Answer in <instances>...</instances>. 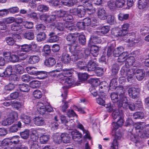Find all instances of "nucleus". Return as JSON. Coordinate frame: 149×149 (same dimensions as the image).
I'll use <instances>...</instances> for the list:
<instances>
[{
	"instance_id": "1",
	"label": "nucleus",
	"mask_w": 149,
	"mask_h": 149,
	"mask_svg": "<svg viewBox=\"0 0 149 149\" xmlns=\"http://www.w3.org/2000/svg\"><path fill=\"white\" fill-rule=\"evenodd\" d=\"M130 25L127 23L124 24L121 26V30L118 31L115 30V32L114 33V36L116 37H123V40L126 42L129 43V46L132 47L135 45V42H134V36H132L130 33H128Z\"/></svg>"
},
{
	"instance_id": "2",
	"label": "nucleus",
	"mask_w": 149,
	"mask_h": 149,
	"mask_svg": "<svg viewBox=\"0 0 149 149\" xmlns=\"http://www.w3.org/2000/svg\"><path fill=\"white\" fill-rule=\"evenodd\" d=\"M78 36L79 33H75L68 35L66 37L67 41L70 42L72 44L71 47V49L75 52L72 57V60L74 61L82 58L83 55L82 52L80 51L81 48L77 43Z\"/></svg>"
},
{
	"instance_id": "3",
	"label": "nucleus",
	"mask_w": 149,
	"mask_h": 149,
	"mask_svg": "<svg viewBox=\"0 0 149 149\" xmlns=\"http://www.w3.org/2000/svg\"><path fill=\"white\" fill-rule=\"evenodd\" d=\"M128 99L126 96H123L121 98L120 100L118 102V106L119 107H123L125 109L128 107L129 109L133 111L135 109V105L133 103L129 104L128 102Z\"/></svg>"
},
{
	"instance_id": "4",
	"label": "nucleus",
	"mask_w": 149,
	"mask_h": 149,
	"mask_svg": "<svg viewBox=\"0 0 149 149\" xmlns=\"http://www.w3.org/2000/svg\"><path fill=\"white\" fill-rule=\"evenodd\" d=\"M18 116V114L16 112L12 111L9 114L8 117L3 121L2 125L4 126L11 125L14 122L15 120L17 119Z\"/></svg>"
},
{
	"instance_id": "5",
	"label": "nucleus",
	"mask_w": 149,
	"mask_h": 149,
	"mask_svg": "<svg viewBox=\"0 0 149 149\" xmlns=\"http://www.w3.org/2000/svg\"><path fill=\"white\" fill-rule=\"evenodd\" d=\"M70 12L73 15H77L79 17H83L86 13L85 10L83 7L81 8H72L70 10Z\"/></svg>"
},
{
	"instance_id": "6",
	"label": "nucleus",
	"mask_w": 149,
	"mask_h": 149,
	"mask_svg": "<svg viewBox=\"0 0 149 149\" xmlns=\"http://www.w3.org/2000/svg\"><path fill=\"white\" fill-rule=\"evenodd\" d=\"M91 45L92 46L90 51L88 50H86L85 51L81 50V49L80 50L81 52H82L83 55V56H84V54L86 55H88L89 54L90 52L94 56H96L98 54L99 51V48L98 47L95 45Z\"/></svg>"
},
{
	"instance_id": "7",
	"label": "nucleus",
	"mask_w": 149,
	"mask_h": 149,
	"mask_svg": "<svg viewBox=\"0 0 149 149\" xmlns=\"http://www.w3.org/2000/svg\"><path fill=\"white\" fill-rule=\"evenodd\" d=\"M129 68L123 66L120 71L121 75L124 76H126L128 75H130L131 74L134 75L135 74V70L133 69H130Z\"/></svg>"
},
{
	"instance_id": "8",
	"label": "nucleus",
	"mask_w": 149,
	"mask_h": 149,
	"mask_svg": "<svg viewBox=\"0 0 149 149\" xmlns=\"http://www.w3.org/2000/svg\"><path fill=\"white\" fill-rule=\"evenodd\" d=\"M139 89L138 88H130L128 90L129 95L133 99L137 98L139 94Z\"/></svg>"
},
{
	"instance_id": "9",
	"label": "nucleus",
	"mask_w": 149,
	"mask_h": 149,
	"mask_svg": "<svg viewBox=\"0 0 149 149\" xmlns=\"http://www.w3.org/2000/svg\"><path fill=\"white\" fill-rule=\"evenodd\" d=\"M61 83L62 84L64 85L63 87V89L64 88H68L71 86L73 83L74 80L73 79L69 78L61 79Z\"/></svg>"
},
{
	"instance_id": "10",
	"label": "nucleus",
	"mask_w": 149,
	"mask_h": 149,
	"mask_svg": "<svg viewBox=\"0 0 149 149\" xmlns=\"http://www.w3.org/2000/svg\"><path fill=\"white\" fill-rule=\"evenodd\" d=\"M11 29L12 31H17L19 34H21L24 32L25 29L22 28V25H20L16 23H14L11 25Z\"/></svg>"
},
{
	"instance_id": "11",
	"label": "nucleus",
	"mask_w": 149,
	"mask_h": 149,
	"mask_svg": "<svg viewBox=\"0 0 149 149\" xmlns=\"http://www.w3.org/2000/svg\"><path fill=\"white\" fill-rule=\"evenodd\" d=\"M61 71H62V72L58 76V78L60 79L68 77L70 76L72 73V71L70 69H65L62 70Z\"/></svg>"
},
{
	"instance_id": "12",
	"label": "nucleus",
	"mask_w": 149,
	"mask_h": 149,
	"mask_svg": "<svg viewBox=\"0 0 149 149\" xmlns=\"http://www.w3.org/2000/svg\"><path fill=\"white\" fill-rule=\"evenodd\" d=\"M36 107L37 110L39 113L43 114L45 113L46 107L44 103L41 102H38L37 104Z\"/></svg>"
},
{
	"instance_id": "13",
	"label": "nucleus",
	"mask_w": 149,
	"mask_h": 149,
	"mask_svg": "<svg viewBox=\"0 0 149 149\" xmlns=\"http://www.w3.org/2000/svg\"><path fill=\"white\" fill-rule=\"evenodd\" d=\"M97 66L96 63L92 61H89L88 64L85 68V70H87L88 71H93L95 70Z\"/></svg>"
},
{
	"instance_id": "14",
	"label": "nucleus",
	"mask_w": 149,
	"mask_h": 149,
	"mask_svg": "<svg viewBox=\"0 0 149 149\" xmlns=\"http://www.w3.org/2000/svg\"><path fill=\"white\" fill-rule=\"evenodd\" d=\"M97 13L98 17L101 19L104 20L107 18V14L104 8H99Z\"/></svg>"
},
{
	"instance_id": "15",
	"label": "nucleus",
	"mask_w": 149,
	"mask_h": 149,
	"mask_svg": "<svg viewBox=\"0 0 149 149\" xmlns=\"http://www.w3.org/2000/svg\"><path fill=\"white\" fill-rule=\"evenodd\" d=\"M32 136L33 137H35L36 140L34 141V140H32L31 141V149H40V146L38 142L36 140L38 139V137L34 135Z\"/></svg>"
},
{
	"instance_id": "16",
	"label": "nucleus",
	"mask_w": 149,
	"mask_h": 149,
	"mask_svg": "<svg viewBox=\"0 0 149 149\" xmlns=\"http://www.w3.org/2000/svg\"><path fill=\"white\" fill-rule=\"evenodd\" d=\"M77 127V128L82 130L84 133L85 134V136L87 138L90 139V136L89 135V132L85 129L83 125L81 124L78 120L76 121Z\"/></svg>"
},
{
	"instance_id": "17",
	"label": "nucleus",
	"mask_w": 149,
	"mask_h": 149,
	"mask_svg": "<svg viewBox=\"0 0 149 149\" xmlns=\"http://www.w3.org/2000/svg\"><path fill=\"white\" fill-rule=\"evenodd\" d=\"M137 79L139 81H141L144 78L145 74L144 71L142 69L137 70L135 73Z\"/></svg>"
},
{
	"instance_id": "18",
	"label": "nucleus",
	"mask_w": 149,
	"mask_h": 149,
	"mask_svg": "<svg viewBox=\"0 0 149 149\" xmlns=\"http://www.w3.org/2000/svg\"><path fill=\"white\" fill-rule=\"evenodd\" d=\"M54 16L53 15L49 16L47 14H42L40 16V19L43 22L45 23L50 22L52 21L51 19L54 20Z\"/></svg>"
},
{
	"instance_id": "19",
	"label": "nucleus",
	"mask_w": 149,
	"mask_h": 149,
	"mask_svg": "<svg viewBox=\"0 0 149 149\" xmlns=\"http://www.w3.org/2000/svg\"><path fill=\"white\" fill-rule=\"evenodd\" d=\"M136 129L138 130L139 132H141L145 128L146 126V123L144 122H139L136 123L134 125Z\"/></svg>"
},
{
	"instance_id": "20",
	"label": "nucleus",
	"mask_w": 149,
	"mask_h": 149,
	"mask_svg": "<svg viewBox=\"0 0 149 149\" xmlns=\"http://www.w3.org/2000/svg\"><path fill=\"white\" fill-rule=\"evenodd\" d=\"M115 138L113 142L112 145L110 149H117L118 143L117 140L121 138V135L119 134V136L117 135V133H116L115 135Z\"/></svg>"
},
{
	"instance_id": "21",
	"label": "nucleus",
	"mask_w": 149,
	"mask_h": 149,
	"mask_svg": "<svg viewBox=\"0 0 149 149\" xmlns=\"http://www.w3.org/2000/svg\"><path fill=\"white\" fill-rule=\"evenodd\" d=\"M128 55L129 54L127 52H122L119 55V56H117L118 57V62L121 63L125 62L126 58L128 56Z\"/></svg>"
},
{
	"instance_id": "22",
	"label": "nucleus",
	"mask_w": 149,
	"mask_h": 149,
	"mask_svg": "<svg viewBox=\"0 0 149 149\" xmlns=\"http://www.w3.org/2000/svg\"><path fill=\"white\" fill-rule=\"evenodd\" d=\"M75 52H74V54H73L72 56H71V58H70L69 55L66 54V53H63L62 54V56L61 60V61L64 62V63H68L70 61V59H72V57L73 56V54H75Z\"/></svg>"
},
{
	"instance_id": "23",
	"label": "nucleus",
	"mask_w": 149,
	"mask_h": 149,
	"mask_svg": "<svg viewBox=\"0 0 149 149\" xmlns=\"http://www.w3.org/2000/svg\"><path fill=\"white\" fill-rule=\"evenodd\" d=\"M21 127L22 123L20 121H19L17 124H14L10 127V131L12 132H16Z\"/></svg>"
},
{
	"instance_id": "24",
	"label": "nucleus",
	"mask_w": 149,
	"mask_h": 149,
	"mask_svg": "<svg viewBox=\"0 0 149 149\" xmlns=\"http://www.w3.org/2000/svg\"><path fill=\"white\" fill-rule=\"evenodd\" d=\"M34 124L38 126L42 125L45 124L44 119L41 117H37L33 119Z\"/></svg>"
},
{
	"instance_id": "25",
	"label": "nucleus",
	"mask_w": 149,
	"mask_h": 149,
	"mask_svg": "<svg viewBox=\"0 0 149 149\" xmlns=\"http://www.w3.org/2000/svg\"><path fill=\"white\" fill-rule=\"evenodd\" d=\"M45 63L46 65L47 66L51 67L55 64L56 61L54 58L50 57L46 59Z\"/></svg>"
},
{
	"instance_id": "26",
	"label": "nucleus",
	"mask_w": 149,
	"mask_h": 149,
	"mask_svg": "<svg viewBox=\"0 0 149 149\" xmlns=\"http://www.w3.org/2000/svg\"><path fill=\"white\" fill-rule=\"evenodd\" d=\"M135 59L133 56L127 58L126 59V61H125V65L123 66L127 67H129L130 66L133 65V63L135 61Z\"/></svg>"
},
{
	"instance_id": "27",
	"label": "nucleus",
	"mask_w": 149,
	"mask_h": 149,
	"mask_svg": "<svg viewBox=\"0 0 149 149\" xmlns=\"http://www.w3.org/2000/svg\"><path fill=\"white\" fill-rule=\"evenodd\" d=\"M39 60L40 58L38 56L33 55L29 57L28 62L30 64H33L38 63Z\"/></svg>"
},
{
	"instance_id": "28",
	"label": "nucleus",
	"mask_w": 149,
	"mask_h": 149,
	"mask_svg": "<svg viewBox=\"0 0 149 149\" xmlns=\"http://www.w3.org/2000/svg\"><path fill=\"white\" fill-rule=\"evenodd\" d=\"M20 91L24 92H28L29 90L30 87L27 84L23 83L17 85Z\"/></svg>"
},
{
	"instance_id": "29",
	"label": "nucleus",
	"mask_w": 149,
	"mask_h": 149,
	"mask_svg": "<svg viewBox=\"0 0 149 149\" xmlns=\"http://www.w3.org/2000/svg\"><path fill=\"white\" fill-rule=\"evenodd\" d=\"M49 35L50 38L49 40V42L50 43L56 42L59 40L58 37L55 35L53 32H51L49 33Z\"/></svg>"
},
{
	"instance_id": "30",
	"label": "nucleus",
	"mask_w": 149,
	"mask_h": 149,
	"mask_svg": "<svg viewBox=\"0 0 149 149\" xmlns=\"http://www.w3.org/2000/svg\"><path fill=\"white\" fill-rule=\"evenodd\" d=\"M123 116V113L122 112H120L119 110L117 109L113 111L112 114L113 118L114 120L117 118L119 119L122 117Z\"/></svg>"
},
{
	"instance_id": "31",
	"label": "nucleus",
	"mask_w": 149,
	"mask_h": 149,
	"mask_svg": "<svg viewBox=\"0 0 149 149\" xmlns=\"http://www.w3.org/2000/svg\"><path fill=\"white\" fill-rule=\"evenodd\" d=\"M20 139L19 136H14L11 138L10 140L9 141V143L10 145L13 144H17L19 142Z\"/></svg>"
},
{
	"instance_id": "32",
	"label": "nucleus",
	"mask_w": 149,
	"mask_h": 149,
	"mask_svg": "<svg viewBox=\"0 0 149 149\" xmlns=\"http://www.w3.org/2000/svg\"><path fill=\"white\" fill-rule=\"evenodd\" d=\"M61 135L62 140L64 143H68L70 142V137L68 134L64 133Z\"/></svg>"
},
{
	"instance_id": "33",
	"label": "nucleus",
	"mask_w": 149,
	"mask_h": 149,
	"mask_svg": "<svg viewBox=\"0 0 149 149\" xmlns=\"http://www.w3.org/2000/svg\"><path fill=\"white\" fill-rule=\"evenodd\" d=\"M14 71L16 72L21 74L23 73L24 71V69L22 66L19 64H17L13 66Z\"/></svg>"
},
{
	"instance_id": "34",
	"label": "nucleus",
	"mask_w": 149,
	"mask_h": 149,
	"mask_svg": "<svg viewBox=\"0 0 149 149\" xmlns=\"http://www.w3.org/2000/svg\"><path fill=\"white\" fill-rule=\"evenodd\" d=\"M49 9V7L44 4H40L38 6L37 10L38 11L42 12L48 11Z\"/></svg>"
},
{
	"instance_id": "35",
	"label": "nucleus",
	"mask_w": 149,
	"mask_h": 149,
	"mask_svg": "<svg viewBox=\"0 0 149 149\" xmlns=\"http://www.w3.org/2000/svg\"><path fill=\"white\" fill-rule=\"evenodd\" d=\"M101 42V41L99 38L96 36H91L89 40V43L91 45H93V43H100Z\"/></svg>"
},
{
	"instance_id": "36",
	"label": "nucleus",
	"mask_w": 149,
	"mask_h": 149,
	"mask_svg": "<svg viewBox=\"0 0 149 149\" xmlns=\"http://www.w3.org/2000/svg\"><path fill=\"white\" fill-rule=\"evenodd\" d=\"M66 15V11L61 10L57 11L56 14L55 15H53L54 16V19L55 17V18L54 19H57L58 18H62L63 19L64 15Z\"/></svg>"
},
{
	"instance_id": "37",
	"label": "nucleus",
	"mask_w": 149,
	"mask_h": 149,
	"mask_svg": "<svg viewBox=\"0 0 149 149\" xmlns=\"http://www.w3.org/2000/svg\"><path fill=\"white\" fill-rule=\"evenodd\" d=\"M24 52L20 50L17 52V54L20 60H24L27 57V55Z\"/></svg>"
},
{
	"instance_id": "38",
	"label": "nucleus",
	"mask_w": 149,
	"mask_h": 149,
	"mask_svg": "<svg viewBox=\"0 0 149 149\" xmlns=\"http://www.w3.org/2000/svg\"><path fill=\"white\" fill-rule=\"evenodd\" d=\"M22 121L25 124H28L31 122V118L30 116L25 115H22L21 117Z\"/></svg>"
},
{
	"instance_id": "39",
	"label": "nucleus",
	"mask_w": 149,
	"mask_h": 149,
	"mask_svg": "<svg viewBox=\"0 0 149 149\" xmlns=\"http://www.w3.org/2000/svg\"><path fill=\"white\" fill-rule=\"evenodd\" d=\"M39 75L38 78L40 79H44L46 77L47 74L46 72L44 71H37L36 72V74Z\"/></svg>"
},
{
	"instance_id": "40",
	"label": "nucleus",
	"mask_w": 149,
	"mask_h": 149,
	"mask_svg": "<svg viewBox=\"0 0 149 149\" xmlns=\"http://www.w3.org/2000/svg\"><path fill=\"white\" fill-rule=\"evenodd\" d=\"M124 48L123 47H120L115 49L113 52V55L114 56H117L119 54L123 51Z\"/></svg>"
},
{
	"instance_id": "41",
	"label": "nucleus",
	"mask_w": 149,
	"mask_h": 149,
	"mask_svg": "<svg viewBox=\"0 0 149 149\" xmlns=\"http://www.w3.org/2000/svg\"><path fill=\"white\" fill-rule=\"evenodd\" d=\"M110 28L108 26H104L100 28V31L97 32V34L99 35H101L100 33H101L102 34L107 33L109 31Z\"/></svg>"
},
{
	"instance_id": "42",
	"label": "nucleus",
	"mask_w": 149,
	"mask_h": 149,
	"mask_svg": "<svg viewBox=\"0 0 149 149\" xmlns=\"http://www.w3.org/2000/svg\"><path fill=\"white\" fill-rule=\"evenodd\" d=\"M147 4L146 0H139L138 2V8L140 9L145 8Z\"/></svg>"
},
{
	"instance_id": "43",
	"label": "nucleus",
	"mask_w": 149,
	"mask_h": 149,
	"mask_svg": "<svg viewBox=\"0 0 149 149\" xmlns=\"http://www.w3.org/2000/svg\"><path fill=\"white\" fill-rule=\"evenodd\" d=\"M49 138V135H43L40 136V141L42 144H45L47 142Z\"/></svg>"
},
{
	"instance_id": "44",
	"label": "nucleus",
	"mask_w": 149,
	"mask_h": 149,
	"mask_svg": "<svg viewBox=\"0 0 149 149\" xmlns=\"http://www.w3.org/2000/svg\"><path fill=\"white\" fill-rule=\"evenodd\" d=\"M30 87L33 88L38 87L40 85V82L37 80H33L30 82L29 84Z\"/></svg>"
},
{
	"instance_id": "45",
	"label": "nucleus",
	"mask_w": 149,
	"mask_h": 149,
	"mask_svg": "<svg viewBox=\"0 0 149 149\" xmlns=\"http://www.w3.org/2000/svg\"><path fill=\"white\" fill-rule=\"evenodd\" d=\"M54 141L56 143L60 144L62 141L61 139V135L58 134H54L53 136Z\"/></svg>"
},
{
	"instance_id": "46",
	"label": "nucleus",
	"mask_w": 149,
	"mask_h": 149,
	"mask_svg": "<svg viewBox=\"0 0 149 149\" xmlns=\"http://www.w3.org/2000/svg\"><path fill=\"white\" fill-rule=\"evenodd\" d=\"M72 137L73 139H75L76 138L80 139L82 137V134L79 131H72L71 132Z\"/></svg>"
},
{
	"instance_id": "47",
	"label": "nucleus",
	"mask_w": 149,
	"mask_h": 149,
	"mask_svg": "<svg viewBox=\"0 0 149 149\" xmlns=\"http://www.w3.org/2000/svg\"><path fill=\"white\" fill-rule=\"evenodd\" d=\"M111 100L113 103L117 102V104L118 105V102L120 100V97L119 100H118V95L117 93H112L111 95Z\"/></svg>"
},
{
	"instance_id": "48",
	"label": "nucleus",
	"mask_w": 149,
	"mask_h": 149,
	"mask_svg": "<svg viewBox=\"0 0 149 149\" xmlns=\"http://www.w3.org/2000/svg\"><path fill=\"white\" fill-rule=\"evenodd\" d=\"M45 34L43 32L40 33L38 34L37 36V40L39 42L44 40L46 38Z\"/></svg>"
},
{
	"instance_id": "49",
	"label": "nucleus",
	"mask_w": 149,
	"mask_h": 149,
	"mask_svg": "<svg viewBox=\"0 0 149 149\" xmlns=\"http://www.w3.org/2000/svg\"><path fill=\"white\" fill-rule=\"evenodd\" d=\"M24 37L29 40H33L34 37V34L32 32H29L24 34Z\"/></svg>"
},
{
	"instance_id": "50",
	"label": "nucleus",
	"mask_w": 149,
	"mask_h": 149,
	"mask_svg": "<svg viewBox=\"0 0 149 149\" xmlns=\"http://www.w3.org/2000/svg\"><path fill=\"white\" fill-rule=\"evenodd\" d=\"M29 130H26L24 131L20 132V135L22 138L26 139L29 137Z\"/></svg>"
},
{
	"instance_id": "51",
	"label": "nucleus",
	"mask_w": 149,
	"mask_h": 149,
	"mask_svg": "<svg viewBox=\"0 0 149 149\" xmlns=\"http://www.w3.org/2000/svg\"><path fill=\"white\" fill-rule=\"evenodd\" d=\"M127 0H115L116 7L122 8L125 4V1Z\"/></svg>"
},
{
	"instance_id": "52",
	"label": "nucleus",
	"mask_w": 149,
	"mask_h": 149,
	"mask_svg": "<svg viewBox=\"0 0 149 149\" xmlns=\"http://www.w3.org/2000/svg\"><path fill=\"white\" fill-rule=\"evenodd\" d=\"M21 50L25 52H29L31 50L30 46L27 44L21 45Z\"/></svg>"
},
{
	"instance_id": "53",
	"label": "nucleus",
	"mask_w": 149,
	"mask_h": 149,
	"mask_svg": "<svg viewBox=\"0 0 149 149\" xmlns=\"http://www.w3.org/2000/svg\"><path fill=\"white\" fill-rule=\"evenodd\" d=\"M7 43L10 45H13L15 43V41L13 38L10 37H7L5 38Z\"/></svg>"
},
{
	"instance_id": "54",
	"label": "nucleus",
	"mask_w": 149,
	"mask_h": 149,
	"mask_svg": "<svg viewBox=\"0 0 149 149\" xmlns=\"http://www.w3.org/2000/svg\"><path fill=\"white\" fill-rule=\"evenodd\" d=\"M15 87V85L13 84L9 83L4 87V89L6 91H11L13 90Z\"/></svg>"
},
{
	"instance_id": "55",
	"label": "nucleus",
	"mask_w": 149,
	"mask_h": 149,
	"mask_svg": "<svg viewBox=\"0 0 149 149\" xmlns=\"http://www.w3.org/2000/svg\"><path fill=\"white\" fill-rule=\"evenodd\" d=\"M22 106V103L19 102L14 101L12 102V106L17 109L20 108Z\"/></svg>"
},
{
	"instance_id": "56",
	"label": "nucleus",
	"mask_w": 149,
	"mask_h": 149,
	"mask_svg": "<svg viewBox=\"0 0 149 149\" xmlns=\"http://www.w3.org/2000/svg\"><path fill=\"white\" fill-rule=\"evenodd\" d=\"M108 5L110 9H113L116 7L115 0H111L108 2Z\"/></svg>"
},
{
	"instance_id": "57",
	"label": "nucleus",
	"mask_w": 149,
	"mask_h": 149,
	"mask_svg": "<svg viewBox=\"0 0 149 149\" xmlns=\"http://www.w3.org/2000/svg\"><path fill=\"white\" fill-rule=\"evenodd\" d=\"M33 95L35 98L39 99L42 97V93L40 91L36 90L33 92Z\"/></svg>"
},
{
	"instance_id": "58",
	"label": "nucleus",
	"mask_w": 149,
	"mask_h": 149,
	"mask_svg": "<svg viewBox=\"0 0 149 149\" xmlns=\"http://www.w3.org/2000/svg\"><path fill=\"white\" fill-rule=\"evenodd\" d=\"M55 25L56 29L60 31L63 30L64 26L63 24L60 22H57L55 23Z\"/></svg>"
},
{
	"instance_id": "59",
	"label": "nucleus",
	"mask_w": 149,
	"mask_h": 149,
	"mask_svg": "<svg viewBox=\"0 0 149 149\" xmlns=\"http://www.w3.org/2000/svg\"><path fill=\"white\" fill-rule=\"evenodd\" d=\"M119 70V67L118 65L114 64L113 65L112 67V72L113 75H114L116 74Z\"/></svg>"
},
{
	"instance_id": "60",
	"label": "nucleus",
	"mask_w": 149,
	"mask_h": 149,
	"mask_svg": "<svg viewBox=\"0 0 149 149\" xmlns=\"http://www.w3.org/2000/svg\"><path fill=\"white\" fill-rule=\"evenodd\" d=\"M89 83L94 86H97L99 84L100 81L97 79H91L89 80Z\"/></svg>"
},
{
	"instance_id": "61",
	"label": "nucleus",
	"mask_w": 149,
	"mask_h": 149,
	"mask_svg": "<svg viewBox=\"0 0 149 149\" xmlns=\"http://www.w3.org/2000/svg\"><path fill=\"white\" fill-rule=\"evenodd\" d=\"M133 116L134 118L135 119H142L144 117V114L142 112H136L134 114Z\"/></svg>"
},
{
	"instance_id": "62",
	"label": "nucleus",
	"mask_w": 149,
	"mask_h": 149,
	"mask_svg": "<svg viewBox=\"0 0 149 149\" xmlns=\"http://www.w3.org/2000/svg\"><path fill=\"white\" fill-rule=\"evenodd\" d=\"M79 37V42L82 45H84L86 42V39L84 35H83L80 34L79 33V36L78 37Z\"/></svg>"
},
{
	"instance_id": "63",
	"label": "nucleus",
	"mask_w": 149,
	"mask_h": 149,
	"mask_svg": "<svg viewBox=\"0 0 149 149\" xmlns=\"http://www.w3.org/2000/svg\"><path fill=\"white\" fill-rule=\"evenodd\" d=\"M78 76L79 79L81 81H85L88 78V75L86 73H79Z\"/></svg>"
},
{
	"instance_id": "64",
	"label": "nucleus",
	"mask_w": 149,
	"mask_h": 149,
	"mask_svg": "<svg viewBox=\"0 0 149 149\" xmlns=\"http://www.w3.org/2000/svg\"><path fill=\"white\" fill-rule=\"evenodd\" d=\"M13 67L11 65H9L6 68L5 72L7 76H9L11 74L13 71Z\"/></svg>"
}]
</instances>
